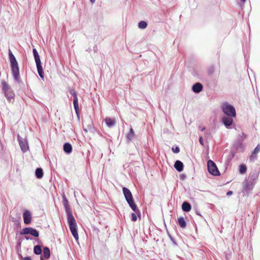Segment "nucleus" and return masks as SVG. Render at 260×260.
I'll return each instance as SVG.
<instances>
[{
	"label": "nucleus",
	"instance_id": "f257e3e1",
	"mask_svg": "<svg viewBox=\"0 0 260 260\" xmlns=\"http://www.w3.org/2000/svg\"><path fill=\"white\" fill-rule=\"evenodd\" d=\"M63 205L67 214L68 223L70 230L74 238L76 239V240L77 241L79 239V236L77 232V223L73 215L72 210L68 203V201L66 198H64L63 199Z\"/></svg>",
	"mask_w": 260,
	"mask_h": 260
},
{
	"label": "nucleus",
	"instance_id": "f03ea898",
	"mask_svg": "<svg viewBox=\"0 0 260 260\" xmlns=\"http://www.w3.org/2000/svg\"><path fill=\"white\" fill-rule=\"evenodd\" d=\"M9 56L11 64L12 73L15 80L18 82L20 81L19 69L16 59L12 51L9 50Z\"/></svg>",
	"mask_w": 260,
	"mask_h": 260
},
{
	"label": "nucleus",
	"instance_id": "7ed1b4c3",
	"mask_svg": "<svg viewBox=\"0 0 260 260\" xmlns=\"http://www.w3.org/2000/svg\"><path fill=\"white\" fill-rule=\"evenodd\" d=\"M9 56L11 64L12 73L15 80L18 82L20 81L19 69L16 59L12 51L9 50Z\"/></svg>",
	"mask_w": 260,
	"mask_h": 260
},
{
	"label": "nucleus",
	"instance_id": "20e7f679",
	"mask_svg": "<svg viewBox=\"0 0 260 260\" xmlns=\"http://www.w3.org/2000/svg\"><path fill=\"white\" fill-rule=\"evenodd\" d=\"M2 90L4 93L5 96L10 103L13 101L15 93L11 88V87L5 81H2Z\"/></svg>",
	"mask_w": 260,
	"mask_h": 260
},
{
	"label": "nucleus",
	"instance_id": "39448f33",
	"mask_svg": "<svg viewBox=\"0 0 260 260\" xmlns=\"http://www.w3.org/2000/svg\"><path fill=\"white\" fill-rule=\"evenodd\" d=\"M221 109L225 116L230 117L236 116V111L235 107L228 102H224L222 104Z\"/></svg>",
	"mask_w": 260,
	"mask_h": 260
},
{
	"label": "nucleus",
	"instance_id": "423d86ee",
	"mask_svg": "<svg viewBox=\"0 0 260 260\" xmlns=\"http://www.w3.org/2000/svg\"><path fill=\"white\" fill-rule=\"evenodd\" d=\"M32 52L35 58V60L36 63L37 69L38 71V73L40 76V77L44 80V72L42 68V66L41 64V61L40 58V56L38 54V51L37 50L34 48L32 50Z\"/></svg>",
	"mask_w": 260,
	"mask_h": 260
},
{
	"label": "nucleus",
	"instance_id": "0eeeda50",
	"mask_svg": "<svg viewBox=\"0 0 260 260\" xmlns=\"http://www.w3.org/2000/svg\"><path fill=\"white\" fill-rule=\"evenodd\" d=\"M207 170L208 172L212 175L218 176L220 175V173L216 165L212 160L207 161Z\"/></svg>",
	"mask_w": 260,
	"mask_h": 260
},
{
	"label": "nucleus",
	"instance_id": "6e6552de",
	"mask_svg": "<svg viewBox=\"0 0 260 260\" xmlns=\"http://www.w3.org/2000/svg\"><path fill=\"white\" fill-rule=\"evenodd\" d=\"M255 185L249 181H248L247 179H245L243 183V187L242 192L243 193L244 196H248L249 194H250L253 190Z\"/></svg>",
	"mask_w": 260,
	"mask_h": 260
},
{
	"label": "nucleus",
	"instance_id": "1a4fd4ad",
	"mask_svg": "<svg viewBox=\"0 0 260 260\" xmlns=\"http://www.w3.org/2000/svg\"><path fill=\"white\" fill-rule=\"evenodd\" d=\"M235 117H230L224 116L221 117V122L228 129L232 128V126L234 123L233 118Z\"/></svg>",
	"mask_w": 260,
	"mask_h": 260
},
{
	"label": "nucleus",
	"instance_id": "9d476101",
	"mask_svg": "<svg viewBox=\"0 0 260 260\" xmlns=\"http://www.w3.org/2000/svg\"><path fill=\"white\" fill-rule=\"evenodd\" d=\"M21 235H27L30 234L35 237H38L39 236V234L38 231L32 228L28 227L25 228L22 230L20 232Z\"/></svg>",
	"mask_w": 260,
	"mask_h": 260
},
{
	"label": "nucleus",
	"instance_id": "9b49d317",
	"mask_svg": "<svg viewBox=\"0 0 260 260\" xmlns=\"http://www.w3.org/2000/svg\"><path fill=\"white\" fill-rule=\"evenodd\" d=\"M17 138L21 150L23 152H26L28 150V145L27 140L21 137L19 135L17 136Z\"/></svg>",
	"mask_w": 260,
	"mask_h": 260
},
{
	"label": "nucleus",
	"instance_id": "f8f14e48",
	"mask_svg": "<svg viewBox=\"0 0 260 260\" xmlns=\"http://www.w3.org/2000/svg\"><path fill=\"white\" fill-rule=\"evenodd\" d=\"M243 141V139H242L241 137V136L239 135V137L237 138L236 141L234 143L233 145V147L237 150H240L241 151H243L244 150Z\"/></svg>",
	"mask_w": 260,
	"mask_h": 260
},
{
	"label": "nucleus",
	"instance_id": "ddd939ff",
	"mask_svg": "<svg viewBox=\"0 0 260 260\" xmlns=\"http://www.w3.org/2000/svg\"><path fill=\"white\" fill-rule=\"evenodd\" d=\"M23 218L24 223L25 224H29L32 219V214L30 211L28 210H25L23 213Z\"/></svg>",
	"mask_w": 260,
	"mask_h": 260
},
{
	"label": "nucleus",
	"instance_id": "4468645a",
	"mask_svg": "<svg viewBox=\"0 0 260 260\" xmlns=\"http://www.w3.org/2000/svg\"><path fill=\"white\" fill-rule=\"evenodd\" d=\"M258 174L259 173L255 171L250 173L249 174L248 179H247L248 181L252 184L253 183V184L255 185L256 182V180L258 179Z\"/></svg>",
	"mask_w": 260,
	"mask_h": 260
},
{
	"label": "nucleus",
	"instance_id": "2eb2a0df",
	"mask_svg": "<svg viewBox=\"0 0 260 260\" xmlns=\"http://www.w3.org/2000/svg\"><path fill=\"white\" fill-rule=\"evenodd\" d=\"M191 89L195 93H199L203 90V86L201 83L197 82L192 86Z\"/></svg>",
	"mask_w": 260,
	"mask_h": 260
},
{
	"label": "nucleus",
	"instance_id": "dca6fc26",
	"mask_svg": "<svg viewBox=\"0 0 260 260\" xmlns=\"http://www.w3.org/2000/svg\"><path fill=\"white\" fill-rule=\"evenodd\" d=\"M260 151V144H258L254 149L252 151L250 157L249 159L250 161H254L255 159L257 158V154Z\"/></svg>",
	"mask_w": 260,
	"mask_h": 260
},
{
	"label": "nucleus",
	"instance_id": "f3484780",
	"mask_svg": "<svg viewBox=\"0 0 260 260\" xmlns=\"http://www.w3.org/2000/svg\"><path fill=\"white\" fill-rule=\"evenodd\" d=\"M131 209L134 211L133 213H135L140 215L141 214L140 210L139 209L137 204L135 202V200L133 197L132 194L131 193Z\"/></svg>",
	"mask_w": 260,
	"mask_h": 260
},
{
	"label": "nucleus",
	"instance_id": "a211bd4d",
	"mask_svg": "<svg viewBox=\"0 0 260 260\" xmlns=\"http://www.w3.org/2000/svg\"><path fill=\"white\" fill-rule=\"evenodd\" d=\"M174 167L175 169L179 172H182L184 169L183 163L179 160H177L175 162Z\"/></svg>",
	"mask_w": 260,
	"mask_h": 260
},
{
	"label": "nucleus",
	"instance_id": "6ab92c4d",
	"mask_svg": "<svg viewBox=\"0 0 260 260\" xmlns=\"http://www.w3.org/2000/svg\"><path fill=\"white\" fill-rule=\"evenodd\" d=\"M181 208L183 212H188L191 209V205L188 202L184 201L182 204Z\"/></svg>",
	"mask_w": 260,
	"mask_h": 260
},
{
	"label": "nucleus",
	"instance_id": "aec40b11",
	"mask_svg": "<svg viewBox=\"0 0 260 260\" xmlns=\"http://www.w3.org/2000/svg\"><path fill=\"white\" fill-rule=\"evenodd\" d=\"M177 223L178 225L182 229H185L186 227V221L182 216L178 218Z\"/></svg>",
	"mask_w": 260,
	"mask_h": 260
},
{
	"label": "nucleus",
	"instance_id": "412c9836",
	"mask_svg": "<svg viewBox=\"0 0 260 260\" xmlns=\"http://www.w3.org/2000/svg\"><path fill=\"white\" fill-rule=\"evenodd\" d=\"M139 135H136L135 134L134 131L131 127V141H133L135 144V146L136 145H138L139 144Z\"/></svg>",
	"mask_w": 260,
	"mask_h": 260
},
{
	"label": "nucleus",
	"instance_id": "4be33fe9",
	"mask_svg": "<svg viewBox=\"0 0 260 260\" xmlns=\"http://www.w3.org/2000/svg\"><path fill=\"white\" fill-rule=\"evenodd\" d=\"M105 122L107 126L110 128L113 127L116 124V120L114 118L106 117Z\"/></svg>",
	"mask_w": 260,
	"mask_h": 260
},
{
	"label": "nucleus",
	"instance_id": "5701e85b",
	"mask_svg": "<svg viewBox=\"0 0 260 260\" xmlns=\"http://www.w3.org/2000/svg\"><path fill=\"white\" fill-rule=\"evenodd\" d=\"M122 190L125 198L130 206V190L125 187H123Z\"/></svg>",
	"mask_w": 260,
	"mask_h": 260
},
{
	"label": "nucleus",
	"instance_id": "b1692460",
	"mask_svg": "<svg viewBox=\"0 0 260 260\" xmlns=\"http://www.w3.org/2000/svg\"><path fill=\"white\" fill-rule=\"evenodd\" d=\"M63 150L67 154L71 153L72 151V145L69 143H66L63 145Z\"/></svg>",
	"mask_w": 260,
	"mask_h": 260
},
{
	"label": "nucleus",
	"instance_id": "393cba45",
	"mask_svg": "<svg viewBox=\"0 0 260 260\" xmlns=\"http://www.w3.org/2000/svg\"><path fill=\"white\" fill-rule=\"evenodd\" d=\"M247 170V166L243 164H242L239 166V172L241 174H244L246 173Z\"/></svg>",
	"mask_w": 260,
	"mask_h": 260
},
{
	"label": "nucleus",
	"instance_id": "a878e982",
	"mask_svg": "<svg viewBox=\"0 0 260 260\" xmlns=\"http://www.w3.org/2000/svg\"><path fill=\"white\" fill-rule=\"evenodd\" d=\"M43 255L44 258L48 259L50 256V251L48 247H45L43 249Z\"/></svg>",
	"mask_w": 260,
	"mask_h": 260
},
{
	"label": "nucleus",
	"instance_id": "bb28decb",
	"mask_svg": "<svg viewBox=\"0 0 260 260\" xmlns=\"http://www.w3.org/2000/svg\"><path fill=\"white\" fill-rule=\"evenodd\" d=\"M35 174L37 178H42L43 176V170L41 168H37L36 170Z\"/></svg>",
	"mask_w": 260,
	"mask_h": 260
},
{
	"label": "nucleus",
	"instance_id": "cd10ccee",
	"mask_svg": "<svg viewBox=\"0 0 260 260\" xmlns=\"http://www.w3.org/2000/svg\"><path fill=\"white\" fill-rule=\"evenodd\" d=\"M73 105L75 110L77 114L78 113L79 105H78V100L77 97H75L73 100Z\"/></svg>",
	"mask_w": 260,
	"mask_h": 260
},
{
	"label": "nucleus",
	"instance_id": "c85d7f7f",
	"mask_svg": "<svg viewBox=\"0 0 260 260\" xmlns=\"http://www.w3.org/2000/svg\"><path fill=\"white\" fill-rule=\"evenodd\" d=\"M148 25L147 22L144 20H141L138 23V27L140 29H145Z\"/></svg>",
	"mask_w": 260,
	"mask_h": 260
},
{
	"label": "nucleus",
	"instance_id": "c756f323",
	"mask_svg": "<svg viewBox=\"0 0 260 260\" xmlns=\"http://www.w3.org/2000/svg\"><path fill=\"white\" fill-rule=\"evenodd\" d=\"M34 253L37 255H39L42 252V248L41 246L40 245H36L34 248Z\"/></svg>",
	"mask_w": 260,
	"mask_h": 260
},
{
	"label": "nucleus",
	"instance_id": "7c9ffc66",
	"mask_svg": "<svg viewBox=\"0 0 260 260\" xmlns=\"http://www.w3.org/2000/svg\"><path fill=\"white\" fill-rule=\"evenodd\" d=\"M138 218H139V219H141V214L139 215V214L137 215V214H136L135 213H131V220H132L133 221H136Z\"/></svg>",
	"mask_w": 260,
	"mask_h": 260
},
{
	"label": "nucleus",
	"instance_id": "2f4dec72",
	"mask_svg": "<svg viewBox=\"0 0 260 260\" xmlns=\"http://www.w3.org/2000/svg\"><path fill=\"white\" fill-rule=\"evenodd\" d=\"M246 1L247 0H237L238 5L241 9L244 8V4Z\"/></svg>",
	"mask_w": 260,
	"mask_h": 260
},
{
	"label": "nucleus",
	"instance_id": "473e14b6",
	"mask_svg": "<svg viewBox=\"0 0 260 260\" xmlns=\"http://www.w3.org/2000/svg\"><path fill=\"white\" fill-rule=\"evenodd\" d=\"M215 68L213 65L210 66L208 69V74L209 76L212 75L214 72Z\"/></svg>",
	"mask_w": 260,
	"mask_h": 260
},
{
	"label": "nucleus",
	"instance_id": "72a5a7b5",
	"mask_svg": "<svg viewBox=\"0 0 260 260\" xmlns=\"http://www.w3.org/2000/svg\"><path fill=\"white\" fill-rule=\"evenodd\" d=\"M69 92L73 96L74 98L75 97H77L76 92L75 91V89L73 88H70L69 89Z\"/></svg>",
	"mask_w": 260,
	"mask_h": 260
},
{
	"label": "nucleus",
	"instance_id": "f704fd0d",
	"mask_svg": "<svg viewBox=\"0 0 260 260\" xmlns=\"http://www.w3.org/2000/svg\"><path fill=\"white\" fill-rule=\"evenodd\" d=\"M172 150L174 153H178L180 152V148L176 146L175 147H172Z\"/></svg>",
	"mask_w": 260,
	"mask_h": 260
},
{
	"label": "nucleus",
	"instance_id": "c9c22d12",
	"mask_svg": "<svg viewBox=\"0 0 260 260\" xmlns=\"http://www.w3.org/2000/svg\"><path fill=\"white\" fill-rule=\"evenodd\" d=\"M168 236H169L170 240H171V241L174 244V245H177V244L176 242L175 241L174 238L169 233H168Z\"/></svg>",
	"mask_w": 260,
	"mask_h": 260
},
{
	"label": "nucleus",
	"instance_id": "e433bc0d",
	"mask_svg": "<svg viewBox=\"0 0 260 260\" xmlns=\"http://www.w3.org/2000/svg\"><path fill=\"white\" fill-rule=\"evenodd\" d=\"M199 143L202 146H204V140L202 136L199 137Z\"/></svg>",
	"mask_w": 260,
	"mask_h": 260
},
{
	"label": "nucleus",
	"instance_id": "4c0bfd02",
	"mask_svg": "<svg viewBox=\"0 0 260 260\" xmlns=\"http://www.w3.org/2000/svg\"><path fill=\"white\" fill-rule=\"evenodd\" d=\"M236 155V152L233 150L230 151V156L231 157V158H234Z\"/></svg>",
	"mask_w": 260,
	"mask_h": 260
},
{
	"label": "nucleus",
	"instance_id": "58836bf2",
	"mask_svg": "<svg viewBox=\"0 0 260 260\" xmlns=\"http://www.w3.org/2000/svg\"><path fill=\"white\" fill-rule=\"evenodd\" d=\"M186 178V176L184 174H182L180 176V179L181 180H184Z\"/></svg>",
	"mask_w": 260,
	"mask_h": 260
},
{
	"label": "nucleus",
	"instance_id": "ea45409f",
	"mask_svg": "<svg viewBox=\"0 0 260 260\" xmlns=\"http://www.w3.org/2000/svg\"><path fill=\"white\" fill-rule=\"evenodd\" d=\"M233 194V191H232V190H229V191H228L226 192V196H231V195H232V194Z\"/></svg>",
	"mask_w": 260,
	"mask_h": 260
},
{
	"label": "nucleus",
	"instance_id": "a19ab883",
	"mask_svg": "<svg viewBox=\"0 0 260 260\" xmlns=\"http://www.w3.org/2000/svg\"><path fill=\"white\" fill-rule=\"evenodd\" d=\"M242 136H241V137L243 139H245L246 138V135L244 133H242Z\"/></svg>",
	"mask_w": 260,
	"mask_h": 260
},
{
	"label": "nucleus",
	"instance_id": "79ce46f5",
	"mask_svg": "<svg viewBox=\"0 0 260 260\" xmlns=\"http://www.w3.org/2000/svg\"><path fill=\"white\" fill-rule=\"evenodd\" d=\"M23 260H31V258L29 256H26V257L23 258Z\"/></svg>",
	"mask_w": 260,
	"mask_h": 260
},
{
	"label": "nucleus",
	"instance_id": "37998d69",
	"mask_svg": "<svg viewBox=\"0 0 260 260\" xmlns=\"http://www.w3.org/2000/svg\"><path fill=\"white\" fill-rule=\"evenodd\" d=\"M205 134L207 136V137H209L211 136L210 133L208 131H206Z\"/></svg>",
	"mask_w": 260,
	"mask_h": 260
},
{
	"label": "nucleus",
	"instance_id": "c03bdc74",
	"mask_svg": "<svg viewBox=\"0 0 260 260\" xmlns=\"http://www.w3.org/2000/svg\"><path fill=\"white\" fill-rule=\"evenodd\" d=\"M126 137H127V139H128V140L130 139V132L127 134Z\"/></svg>",
	"mask_w": 260,
	"mask_h": 260
},
{
	"label": "nucleus",
	"instance_id": "a18cd8bd",
	"mask_svg": "<svg viewBox=\"0 0 260 260\" xmlns=\"http://www.w3.org/2000/svg\"><path fill=\"white\" fill-rule=\"evenodd\" d=\"M196 214L201 217H203L202 215H201V214L200 213L199 211H196Z\"/></svg>",
	"mask_w": 260,
	"mask_h": 260
},
{
	"label": "nucleus",
	"instance_id": "49530a36",
	"mask_svg": "<svg viewBox=\"0 0 260 260\" xmlns=\"http://www.w3.org/2000/svg\"><path fill=\"white\" fill-rule=\"evenodd\" d=\"M90 3L93 4L95 3V0H89Z\"/></svg>",
	"mask_w": 260,
	"mask_h": 260
},
{
	"label": "nucleus",
	"instance_id": "de8ad7c7",
	"mask_svg": "<svg viewBox=\"0 0 260 260\" xmlns=\"http://www.w3.org/2000/svg\"><path fill=\"white\" fill-rule=\"evenodd\" d=\"M206 129V127L205 126L202 127V128L201 129V131H204Z\"/></svg>",
	"mask_w": 260,
	"mask_h": 260
},
{
	"label": "nucleus",
	"instance_id": "09e8293b",
	"mask_svg": "<svg viewBox=\"0 0 260 260\" xmlns=\"http://www.w3.org/2000/svg\"><path fill=\"white\" fill-rule=\"evenodd\" d=\"M40 259H41V260H44L43 257H42V256H41Z\"/></svg>",
	"mask_w": 260,
	"mask_h": 260
},
{
	"label": "nucleus",
	"instance_id": "8fccbe9b",
	"mask_svg": "<svg viewBox=\"0 0 260 260\" xmlns=\"http://www.w3.org/2000/svg\"><path fill=\"white\" fill-rule=\"evenodd\" d=\"M84 130L85 131V132H87V129L86 128H84Z\"/></svg>",
	"mask_w": 260,
	"mask_h": 260
},
{
	"label": "nucleus",
	"instance_id": "3c124183",
	"mask_svg": "<svg viewBox=\"0 0 260 260\" xmlns=\"http://www.w3.org/2000/svg\"><path fill=\"white\" fill-rule=\"evenodd\" d=\"M26 239L27 240H28L29 238V237H26Z\"/></svg>",
	"mask_w": 260,
	"mask_h": 260
}]
</instances>
